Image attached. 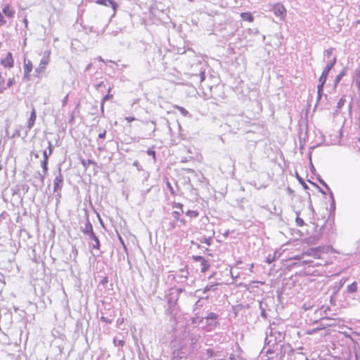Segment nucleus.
I'll list each match as a JSON object with an SVG mask.
<instances>
[{
    "label": "nucleus",
    "instance_id": "1",
    "mask_svg": "<svg viewBox=\"0 0 360 360\" xmlns=\"http://www.w3.org/2000/svg\"><path fill=\"white\" fill-rule=\"evenodd\" d=\"M336 61H337L336 56H333L331 60H329L328 61H327V64H326L321 77L319 79V84L317 86L319 98H320L321 96V93L323 92V86L327 79L328 73L330 71V70L333 68V66L335 65Z\"/></svg>",
    "mask_w": 360,
    "mask_h": 360
},
{
    "label": "nucleus",
    "instance_id": "2",
    "mask_svg": "<svg viewBox=\"0 0 360 360\" xmlns=\"http://www.w3.org/2000/svg\"><path fill=\"white\" fill-rule=\"evenodd\" d=\"M335 323H326L322 324L321 326L316 327L315 328L308 330L306 333L307 335H318V339L319 341H323L326 336L329 335L331 333L330 327L334 326Z\"/></svg>",
    "mask_w": 360,
    "mask_h": 360
},
{
    "label": "nucleus",
    "instance_id": "3",
    "mask_svg": "<svg viewBox=\"0 0 360 360\" xmlns=\"http://www.w3.org/2000/svg\"><path fill=\"white\" fill-rule=\"evenodd\" d=\"M63 177L61 174L60 168L58 170V174L56 176L53 180V193H56L57 198H60V191L63 186Z\"/></svg>",
    "mask_w": 360,
    "mask_h": 360
},
{
    "label": "nucleus",
    "instance_id": "4",
    "mask_svg": "<svg viewBox=\"0 0 360 360\" xmlns=\"http://www.w3.org/2000/svg\"><path fill=\"white\" fill-rule=\"evenodd\" d=\"M48 149H49V150H44L43 151L44 160H41V165L43 169V172H44V174H46V172L48 171L49 157L51 155V153L53 152V145L50 141H48Z\"/></svg>",
    "mask_w": 360,
    "mask_h": 360
},
{
    "label": "nucleus",
    "instance_id": "5",
    "mask_svg": "<svg viewBox=\"0 0 360 360\" xmlns=\"http://www.w3.org/2000/svg\"><path fill=\"white\" fill-rule=\"evenodd\" d=\"M330 311V307L328 305H322L320 308H318L315 310L314 314L316 315V317L314 318V320L312 319H310L311 321H313L314 322H316L318 319H326V316L328 314V311Z\"/></svg>",
    "mask_w": 360,
    "mask_h": 360
},
{
    "label": "nucleus",
    "instance_id": "6",
    "mask_svg": "<svg viewBox=\"0 0 360 360\" xmlns=\"http://www.w3.org/2000/svg\"><path fill=\"white\" fill-rule=\"evenodd\" d=\"M33 65L30 60L24 58L23 72L24 78L27 80L30 79V72L32 71Z\"/></svg>",
    "mask_w": 360,
    "mask_h": 360
},
{
    "label": "nucleus",
    "instance_id": "7",
    "mask_svg": "<svg viewBox=\"0 0 360 360\" xmlns=\"http://www.w3.org/2000/svg\"><path fill=\"white\" fill-rule=\"evenodd\" d=\"M274 14L280 19H283L285 16V8L283 5L277 4L273 7Z\"/></svg>",
    "mask_w": 360,
    "mask_h": 360
},
{
    "label": "nucleus",
    "instance_id": "8",
    "mask_svg": "<svg viewBox=\"0 0 360 360\" xmlns=\"http://www.w3.org/2000/svg\"><path fill=\"white\" fill-rule=\"evenodd\" d=\"M1 64L4 68H11L14 66V60L11 52H8L6 56L1 60Z\"/></svg>",
    "mask_w": 360,
    "mask_h": 360
},
{
    "label": "nucleus",
    "instance_id": "9",
    "mask_svg": "<svg viewBox=\"0 0 360 360\" xmlns=\"http://www.w3.org/2000/svg\"><path fill=\"white\" fill-rule=\"evenodd\" d=\"M181 215V212L179 211H174L172 212V216L173 217V221H170L167 226V231H172L177 226V222L179 221V217Z\"/></svg>",
    "mask_w": 360,
    "mask_h": 360
},
{
    "label": "nucleus",
    "instance_id": "10",
    "mask_svg": "<svg viewBox=\"0 0 360 360\" xmlns=\"http://www.w3.org/2000/svg\"><path fill=\"white\" fill-rule=\"evenodd\" d=\"M97 4L103 5L106 7H110L112 9L113 15L115 13L116 8L117 7V4L115 1L112 0H96Z\"/></svg>",
    "mask_w": 360,
    "mask_h": 360
},
{
    "label": "nucleus",
    "instance_id": "11",
    "mask_svg": "<svg viewBox=\"0 0 360 360\" xmlns=\"http://www.w3.org/2000/svg\"><path fill=\"white\" fill-rule=\"evenodd\" d=\"M82 231L89 236V235L93 236L94 230L93 226L89 219L84 223V226L81 227Z\"/></svg>",
    "mask_w": 360,
    "mask_h": 360
},
{
    "label": "nucleus",
    "instance_id": "12",
    "mask_svg": "<svg viewBox=\"0 0 360 360\" xmlns=\"http://www.w3.org/2000/svg\"><path fill=\"white\" fill-rule=\"evenodd\" d=\"M36 119H37V115H36L35 109L34 107H32L30 118L27 121V127L28 130H30L33 127Z\"/></svg>",
    "mask_w": 360,
    "mask_h": 360
},
{
    "label": "nucleus",
    "instance_id": "13",
    "mask_svg": "<svg viewBox=\"0 0 360 360\" xmlns=\"http://www.w3.org/2000/svg\"><path fill=\"white\" fill-rule=\"evenodd\" d=\"M50 54H51L50 51H47L44 53V56L41 59V61H40V64H39L40 65L45 67L46 65L49 64V63L50 61Z\"/></svg>",
    "mask_w": 360,
    "mask_h": 360
},
{
    "label": "nucleus",
    "instance_id": "14",
    "mask_svg": "<svg viewBox=\"0 0 360 360\" xmlns=\"http://www.w3.org/2000/svg\"><path fill=\"white\" fill-rule=\"evenodd\" d=\"M346 278H342L338 282H336L333 286V292H338L340 291L342 288V287L344 285V284L346 282Z\"/></svg>",
    "mask_w": 360,
    "mask_h": 360
},
{
    "label": "nucleus",
    "instance_id": "15",
    "mask_svg": "<svg viewBox=\"0 0 360 360\" xmlns=\"http://www.w3.org/2000/svg\"><path fill=\"white\" fill-rule=\"evenodd\" d=\"M88 237L90 240L94 241V243H92V248L98 250L100 248V242L94 232L93 233V236L89 235Z\"/></svg>",
    "mask_w": 360,
    "mask_h": 360
},
{
    "label": "nucleus",
    "instance_id": "16",
    "mask_svg": "<svg viewBox=\"0 0 360 360\" xmlns=\"http://www.w3.org/2000/svg\"><path fill=\"white\" fill-rule=\"evenodd\" d=\"M4 14L9 18H12L14 15L15 11L10 8L8 4H6L2 9Z\"/></svg>",
    "mask_w": 360,
    "mask_h": 360
},
{
    "label": "nucleus",
    "instance_id": "17",
    "mask_svg": "<svg viewBox=\"0 0 360 360\" xmlns=\"http://www.w3.org/2000/svg\"><path fill=\"white\" fill-rule=\"evenodd\" d=\"M108 283H109V281H108V277H103L98 285L99 290L100 291L109 290H110L109 288H106V285H107V284H108Z\"/></svg>",
    "mask_w": 360,
    "mask_h": 360
},
{
    "label": "nucleus",
    "instance_id": "18",
    "mask_svg": "<svg viewBox=\"0 0 360 360\" xmlns=\"http://www.w3.org/2000/svg\"><path fill=\"white\" fill-rule=\"evenodd\" d=\"M240 18H242V20H243L245 21H248V22H252L254 20V18L252 15V14L248 12V13H241Z\"/></svg>",
    "mask_w": 360,
    "mask_h": 360
},
{
    "label": "nucleus",
    "instance_id": "19",
    "mask_svg": "<svg viewBox=\"0 0 360 360\" xmlns=\"http://www.w3.org/2000/svg\"><path fill=\"white\" fill-rule=\"evenodd\" d=\"M174 108L177 109L179 112L184 116V117H191V115L188 112L187 110H186L184 108L179 106V105H174Z\"/></svg>",
    "mask_w": 360,
    "mask_h": 360
},
{
    "label": "nucleus",
    "instance_id": "20",
    "mask_svg": "<svg viewBox=\"0 0 360 360\" xmlns=\"http://www.w3.org/2000/svg\"><path fill=\"white\" fill-rule=\"evenodd\" d=\"M210 267V264L208 263V262L204 259L201 262H200V271L201 272H205Z\"/></svg>",
    "mask_w": 360,
    "mask_h": 360
},
{
    "label": "nucleus",
    "instance_id": "21",
    "mask_svg": "<svg viewBox=\"0 0 360 360\" xmlns=\"http://www.w3.org/2000/svg\"><path fill=\"white\" fill-rule=\"evenodd\" d=\"M333 52V49L330 48L324 51L323 56L325 58H327V61L332 59V55Z\"/></svg>",
    "mask_w": 360,
    "mask_h": 360
},
{
    "label": "nucleus",
    "instance_id": "22",
    "mask_svg": "<svg viewBox=\"0 0 360 360\" xmlns=\"http://www.w3.org/2000/svg\"><path fill=\"white\" fill-rule=\"evenodd\" d=\"M348 292H355L357 290V283L356 282H353L347 287Z\"/></svg>",
    "mask_w": 360,
    "mask_h": 360
},
{
    "label": "nucleus",
    "instance_id": "23",
    "mask_svg": "<svg viewBox=\"0 0 360 360\" xmlns=\"http://www.w3.org/2000/svg\"><path fill=\"white\" fill-rule=\"evenodd\" d=\"M345 75V70H342L335 77V84L337 85L340 82V80L342 79V78Z\"/></svg>",
    "mask_w": 360,
    "mask_h": 360
},
{
    "label": "nucleus",
    "instance_id": "24",
    "mask_svg": "<svg viewBox=\"0 0 360 360\" xmlns=\"http://www.w3.org/2000/svg\"><path fill=\"white\" fill-rule=\"evenodd\" d=\"M320 184H321L328 191L330 192V198L333 200V202H334V198H333V192L330 191V188L328 187V184L322 179H319Z\"/></svg>",
    "mask_w": 360,
    "mask_h": 360
},
{
    "label": "nucleus",
    "instance_id": "25",
    "mask_svg": "<svg viewBox=\"0 0 360 360\" xmlns=\"http://www.w3.org/2000/svg\"><path fill=\"white\" fill-rule=\"evenodd\" d=\"M77 256V250L75 246L72 247L71 252L70 253V257L75 260Z\"/></svg>",
    "mask_w": 360,
    "mask_h": 360
},
{
    "label": "nucleus",
    "instance_id": "26",
    "mask_svg": "<svg viewBox=\"0 0 360 360\" xmlns=\"http://www.w3.org/2000/svg\"><path fill=\"white\" fill-rule=\"evenodd\" d=\"M111 88L109 87L108 89V94H106L102 99V105H101V109L102 110H103V103L106 101H108V99H110V98L112 97V94H110V91Z\"/></svg>",
    "mask_w": 360,
    "mask_h": 360
},
{
    "label": "nucleus",
    "instance_id": "27",
    "mask_svg": "<svg viewBox=\"0 0 360 360\" xmlns=\"http://www.w3.org/2000/svg\"><path fill=\"white\" fill-rule=\"evenodd\" d=\"M186 214L190 217H197L198 216V212L195 210H188L186 212Z\"/></svg>",
    "mask_w": 360,
    "mask_h": 360
},
{
    "label": "nucleus",
    "instance_id": "28",
    "mask_svg": "<svg viewBox=\"0 0 360 360\" xmlns=\"http://www.w3.org/2000/svg\"><path fill=\"white\" fill-rule=\"evenodd\" d=\"M219 285V284H216V285H212L210 286V288H209L208 286H207L204 290L203 292H206L207 291H210V290H212V291H216V290H218V286Z\"/></svg>",
    "mask_w": 360,
    "mask_h": 360
},
{
    "label": "nucleus",
    "instance_id": "29",
    "mask_svg": "<svg viewBox=\"0 0 360 360\" xmlns=\"http://www.w3.org/2000/svg\"><path fill=\"white\" fill-rule=\"evenodd\" d=\"M173 207L177 208V210H179V212H180L181 213H184L183 205L181 203L174 202L173 205Z\"/></svg>",
    "mask_w": 360,
    "mask_h": 360
},
{
    "label": "nucleus",
    "instance_id": "30",
    "mask_svg": "<svg viewBox=\"0 0 360 360\" xmlns=\"http://www.w3.org/2000/svg\"><path fill=\"white\" fill-rule=\"evenodd\" d=\"M217 318H218V315L213 312L209 313L206 317L207 319H211V320H215Z\"/></svg>",
    "mask_w": 360,
    "mask_h": 360
},
{
    "label": "nucleus",
    "instance_id": "31",
    "mask_svg": "<svg viewBox=\"0 0 360 360\" xmlns=\"http://www.w3.org/2000/svg\"><path fill=\"white\" fill-rule=\"evenodd\" d=\"M295 222L298 226H302L304 224V220L300 217L296 218Z\"/></svg>",
    "mask_w": 360,
    "mask_h": 360
},
{
    "label": "nucleus",
    "instance_id": "32",
    "mask_svg": "<svg viewBox=\"0 0 360 360\" xmlns=\"http://www.w3.org/2000/svg\"><path fill=\"white\" fill-rule=\"evenodd\" d=\"M15 83V78L14 77H11L8 79V82H7V84H6V86L7 87H11Z\"/></svg>",
    "mask_w": 360,
    "mask_h": 360
},
{
    "label": "nucleus",
    "instance_id": "33",
    "mask_svg": "<svg viewBox=\"0 0 360 360\" xmlns=\"http://www.w3.org/2000/svg\"><path fill=\"white\" fill-rule=\"evenodd\" d=\"M167 187L169 190L170 193L172 195H175L174 190L172 184L169 181H167Z\"/></svg>",
    "mask_w": 360,
    "mask_h": 360
},
{
    "label": "nucleus",
    "instance_id": "34",
    "mask_svg": "<svg viewBox=\"0 0 360 360\" xmlns=\"http://www.w3.org/2000/svg\"><path fill=\"white\" fill-rule=\"evenodd\" d=\"M297 179L300 182V184L302 185V186H303V188L304 189H307L308 188V186H307V184L304 182V181L302 178L298 176Z\"/></svg>",
    "mask_w": 360,
    "mask_h": 360
},
{
    "label": "nucleus",
    "instance_id": "35",
    "mask_svg": "<svg viewBox=\"0 0 360 360\" xmlns=\"http://www.w3.org/2000/svg\"><path fill=\"white\" fill-rule=\"evenodd\" d=\"M6 22V20L4 19V15H2V13L0 12V27L3 26L4 25H5Z\"/></svg>",
    "mask_w": 360,
    "mask_h": 360
},
{
    "label": "nucleus",
    "instance_id": "36",
    "mask_svg": "<svg viewBox=\"0 0 360 360\" xmlns=\"http://www.w3.org/2000/svg\"><path fill=\"white\" fill-rule=\"evenodd\" d=\"M44 68V67H43V66H41V65H39V67H38V68H37L35 69V72H36L37 75H39V74H40V73H41V72H43Z\"/></svg>",
    "mask_w": 360,
    "mask_h": 360
},
{
    "label": "nucleus",
    "instance_id": "37",
    "mask_svg": "<svg viewBox=\"0 0 360 360\" xmlns=\"http://www.w3.org/2000/svg\"><path fill=\"white\" fill-rule=\"evenodd\" d=\"M147 154L149 155H152L153 157V158L155 159V152L151 149H148L147 150Z\"/></svg>",
    "mask_w": 360,
    "mask_h": 360
},
{
    "label": "nucleus",
    "instance_id": "38",
    "mask_svg": "<svg viewBox=\"0 0 360 360\" xmlns=\"http://www.w3.org/2000/svg\"><path fill=\"white\" fill-rule=\"evenodd\" d=\"M68 101V94H67L62 101L63 106H65L67 105Z\"/></svg>",
    "mask_w": 360,
    "mask_h": 360
},
{
    "label": "nucleus",
    "instance_id": "39",
    "mask_svg": "<svg viewBox=\"0 0 360 360\" xmlns=\"http://www.w3.org/2000/svg\"><path fill=\"white\" fill-rule=\"evenodd\" d=\"M193 259L195 261L201 262L205 258L201 256H193Z\"/></svg>",
    "mask_w": 360,
    "mask_h": 360
},
{
    "label": "nucleus",
    "instance_id": "40",
    "mask_svg": "<svg viewBox=\"0 0 360 360\" xmlns=\"http://www.w3.org/2000/svg\"><path fill=\"white\" fill-rule=\"evenodd\" d=\"M82 164L84 167H86L89 164H94V162L91 160H88L86 163V161L83 160Z\"/></svg>",
    "mask_w": 360,
    "mask_h": 360
},
{
    "label": "nucleus",
    "instance_id": "41",
    "mask_svg": "<svg viewBox=\"0 0 360 360\" xmlns=\"http://www.w3.org/2000/svg\"><path fill=\"white\" fill-rule=\"evenodd\" d=\"M200 82H202L205 80V73L204 72H200Z\"/></svg>",
    "mask_w": 360,
    "mask_h": 360
},
{
    "label": "nucleus",
    "instance_id": "42",
    "mask_svg": "<svg viewBox=\"0 0 360 360\" xmlns=\"http://www.w3.org/2000/svg\"><path fill=\"white\" fill-rule=\"evenodd\" d=\"M125 120L128 122H131L134 120H135V117H125Z\"/></svg>",
    "mask_w": 360,
    "mask_h": 360
},
{
    "label": "nucleus",
    "instance_id": "43",
    "mask_svg": "<svg viewBox=\"0 0 360 360\" xmlns=\"http://www.w3.org/2000/svg\"><path fill=\"white\" fill-rule=\"evenodd\" d=\"M105 134H106V131H103V132H102V133H100V134H98V138H99V139H104V138L105 137Z\"/></svg>",
    "mask_w": 360,
    "mask_h": 360
},
{
    "label": "nucleus",
    "instance_id": "44",
    "mask_svg": "<svg viewBox=\"0 0 360 360\" xmlns=\"http://www.w3.org/2000/svg\"><path fill=\"white\" fill-rule=\"evenodd\" d=\"M39 174V176H40V179H41V182H44V179H45V174H44H44H43V175H41V174Z\"/></svg>",
    "mask_w": 360,
    "mask_h": 360
},
{
    "label": "nucleus",
    "instance_id": "45",
    "mask_svg": "<svg viewBox=\"0 0 360 360\" xmlns=\"http://www.w3.org/2000/svg\"><path fill=\"white\" fill-rule=\"evenodd\" d=\"M124 340H120V341L118 342V346L123 347V346H124Z\"/></svg>",
    "mask_w": 360,
    "mask_h": 360
},
{
    "label": "nucleus",
    "instance_id": "46",
    "mask_svg": "<svg viewBox=\"0 0 360 360\" xmlns=\"http://www.w3.org/2000/svg\"><path fill=\"white\" fill-rule=\"evenodd\" d=\"M91 66H92L91 63L88 64L85 68V71H88L91 68Z\"/></svg>",
    "mask_w": 360,
    "mask_h": 360
},
{
    "label": "nucleus",
    "instance_id": "47",
    "mask_svg": "<svg viewBox=\"0 0 360 360\" xmlns=\"http://www.w3.org/2000/svg\"><path fill=\"white\" fill-rule=\"evenodd\" d=\"M15 136H20V131H17L13 135V137H15Z\"/></svg>",
    "mask_w": 360,
    "mask_h": 360
},
{
    "label": "nucleus",
    "instance_id": "48",
    "mask_svg": "<svg viewBox=\"0 0 360 360\" xmlns=\"http://www.w3.org/2000/svg\"><path fill=\"white\" fill-rule=\"evenodd\" d=\"M151 124L153 126V131H155V122L152 121L151 122Z\"/></svg>",
    "mask_w": 360,
    "mask_h": 360
},
{
    "label": "nucleus",
    "instance_id": "49",
    "mask_svg": "<svg viewBox=\"0 0 360 360\" xmlns=\"http://www.w3.org/2000/svg\"><path fill=\"white\" fill-rule=\"evenodd\" d=\"M179 221L180 223L183 224H185V220H184V219H179Z\"/></svg>",
    "mask_w": 360,
    "mask_h": 360
},
{
    "label": "nucleus",
    "instance_id": "50",
    "mask_svg": "<svg viewBox=\"0 0 360 360\" xmlns=\"http://www.w3.org/2000/svg\"><path fill=\"white\" fill-rule=\"evenodd\" d=\"M272 262V259H271L270 258H267L266 259V262H268L269 264L271 263Z\"/></svg>",
    "mask_w": 360,
    "mask_h": 360
},
{
    "label": "nucleus",
    "instance_id": "51",
    "mask_svg": "<svg viewBox=\"0 0 360 360\" xmlns=\"http://www.w3.org/2000/svg\"><path fill=\"white\" fill-rule=\"evenodd\" d=\"M207 353L210 354V355H212V349H209L207 350Z\"/></svg>",
    "mask_w": 360,
    "mask_h": 360
},
{
    "label": "nucleus",
    "instance_id": "52",
    "mask_svg": "<svg viewBox=\"0 0 360 360\" xmlns=\"http://www.w3.org/2000/svg\"><path fill=\"white\" fill-rule=\"evenodd\" d=\"M98 59L100 61L103 62V59L102 58V57H101V56H99V57L98 58Z\"/></svg>",
    "mask_w": 360,
    "mask_h": 360
},
{
    "label": "nucleus",
    "instance_id": "53",
    "mask_svg": "<svg viewBox=\"0 0 360 360\" xmlns=\"http://www.w3.org/2000/svg\"><path fill=\"white\" fill-rule=\"evenodd\" d=\"M103 85V82H101V83L98 85V87H100V86H102Z\"/></svg>",
    "mask_w": 360,
    "mask_h": 360
},
{
    "label": "nucleus",
    "instance_id": "54",
    "mask_svg": "<svg viewBox=\"0 0 360 360\" xmlns=\"http://www.w3.org/2000/svg\"><path fill=\"white\" fill-rule=\"evenodd\" d=\"M4 92V89H0V94H2Z\"/></svg>",
    "mask_w": 360,
    "mask_h": 360
},
{
    "label": "nucleus",
    "instance_id": "55",
    "mask_svg": "<svg viewBox=\"0 0 360 360\" xmlns=\"http://www.w3.org/2000/svg\"><path fill=\"white\" fill-rule=\"evenodd\" d=\"M253 264H251V266H250V271H252V269L253 268Z\"/></svg>",
    "mask_w": 360,
    "mask_h": 360
},
{
    "label": "nucleus",
    "instance_id": "56",
    "mask_svg": "<svg viewBox=\"0 0 360 360\" xmlns=\"http://www.w3.org/2000/svg\"><path fill=\"white\" fill-rule=\"evenodd\" d=\"M34 157L37 158L39 157L38 154H34Z\"/></svg>",
    "mask_w": 360,
    "mask_h": 360
},
{
    "label": "nucleus",
    "instance_id": "57",
    "mask_svg": "<svg viewBox=\"0 0 360 360\" xmlns=\"http://www.w3.org/2000/svg\"><path fill=\"white\" fill-rule=\"evenodd\" d=\"M178 292H181V289H178Z\"/></svg>",
    "mask_w": 360,
    "mask_h": 360
}]
</instances>
